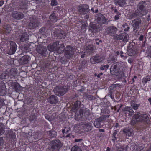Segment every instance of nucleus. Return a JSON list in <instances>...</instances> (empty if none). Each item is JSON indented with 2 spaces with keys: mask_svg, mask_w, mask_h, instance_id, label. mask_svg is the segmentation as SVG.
<instances>
[{
  "mask_svg": "<svg viewBox=\"0 0 151 151\" xmlns=\"http://www.w3.org/2000/svg\"><path fill=\"white\" fill-rule=\"evenodd\" d=\"M57 2L55 0H52L51 1V5L52 6H55L57 4Z\"/></svg>",
  "mask_w": 151,
  "mask_h": 151,
  "instance_id": "nucleus-34",
  "label": "nucleus"
},
{
  "mask_svg": "<svg viewBox=\"0 0 151 151\" xmlns=\"http://www.w3.org/2000/svg\"><path fill=\"white\" fill-rule=\"evenodd\" d=\"M62 133L64 134L65 132V129H63L62 130Z\"/></svg>",
  "mask_w": 151,
  "mask_h": 151,
  "instance_id": "nucleus-53",
  "label": "nucleus"
},
{
  "mask_svg": "<svg viewBox=\"0 0 151 151\" xmlns=\"http://www.w3.org/2000/svg\"><path fill=\"white\" fill-rule=\"evenodd\" d=\"M141 22V20L139 19H135L132 21V24L134 30L137 29L139 28V25Z\"/></svg>",
  "mask_w": 151,
  "mask_h": 151,
  "instance_id": "nucleus-10",
  "label": "nucleus"
},
{
  "mask_svg": "<svg viewBox=\"0 0 151 151\" xmlns=\"http://www.w3.org/2000/svg\"><path fill=\"white\" fill-rule=\"evenodd\" d=\"M13 17L17 19H21L23 17V14L20 12H14L12 13Z\"/></svg>",
  "mask_w": 151,
  "mask_h": 151,
  "instance_id": "nucleus-13",
  "label": "nucleus"
},
{
  "mask_svg": "<svg viewBox=\"0 0 151 151\" xmlns=\"http://www.w3.org/2000/svg\"><path fill=\"white\" fill-rule=\"evenodd\" d=\"M48 49L50 52H54L55 53L59 54L63 52L65 47L63 44H59V42H56L52 45H48Z\"/></svg>",
  "mask_w": 151,
  "mask_h": 151,
  "instance_id": "nucleus-1",
  "label": "nucleus"
},
{
  "mask_svg": "<svg viewBox=\"0 0 151 151\" xmlns=\"http://www.w3.org/2000/svg\"><path fill=\"white\" fill-rule=\"evenodd\" d=\"M4 4V1H0V6Z\"/></svg>",
  "mask_w": 151,
  "mask_h": 151,
  "instance_id": "nucleus-47",
  "label": "nucleus"
},
{
  "mask_svg": "<svg viewBox=\"0 0 151 151\" xmlns=\"http://www.w3.org/2000/svg\"><path fill=\"white\" fill-rule=\"evenodd\" d=\"M71 151H82V150L77 146H75L72 148Z\"/></svg>",
  "mask_w": 151,
  "mask_h": 151,
  "instance_id": "nucleus-30",
  "label": "nucleus"
},
{
  "mask_svg": "<svg viewBox=\"0 0 151 151\" xmlns=\"http://www.w3.org/2000/svg\"><path fill=\"white\" fill-rule=\"evenodd\" d=\"M110 148H109V147H107V148L106 150L107 151H110Z\"/></svg>",
  "mask_w": 151,
  "mask_h": 151,
  "instance_id": "nucleus-52",
  "label": "nucleus"
},
{
  "mask_svg": "<svg viewBox=\"0 0 151 151\" xmlns=\"http://www.w3.org/2000/svg\"><path fill=\"white\" fill-rule=\"evenodd\" d=\"M140 104H136L135 103H132L131 104V106L132 108L134 110H137L138 109V107L139 106Z\"/></svg>",
  "mask_w": 151,
  "mask_h": 151,
  "instance_id": "nucleus-26",
  "label": "nucleus"
},
{
  "mask_svg": "<svg viewBox=\"0 0 151 151\" xmlns=\"http://www.w3.org/2000/svg\"><path fill=\"white\" fill-rule=\"evenodd\" d=\"M9 43L11 47L8 53L11 55L14 54L16 50L17 45L14 42L10 41L9 42Z\"/></svg>",
  "mask_w": 151,
  "mask_h": 151,
  "instance_id": "nucleus-8",
  "label": "nucleus"
},
{
  "mask_svg": "<svg viewBox=\"0 0 151 151\" xmlns=\"http://www.w3.org/2000/svg\"><path fill=\"white\" fill-rule=\"evenodd\" d=\"M98 9H96L95 10V12H94L95 13H97L98 12Z\"/></svg>",
  "mask_w": 151,
  "mask_h": 151,
  "instance_id": "nucleus-60",
  "label": "nucleus"
},
{
  "mask_svg": "<svg viewBox=\"0 0 151 151\" xmlns=\"http://www.w3.org/2000/svg\"><path fill=\"white\" fill-rule=\"evenodd\" d=\"M120 56L121 58H122L123 59L125 60L127 58V57L126 56H124L123 55V52L122 51H120Z\"/></svg>",
  "mask_w": 151,
  "mask_h": 151,
  "instance_id": "nucleus-37",
  "label": "nucleus"
},
{
  "mask_svg": "<svg viewBox=\"0 0 151 151\" xmlns=\"http://www.w3.org/2000/svg\"><path fill=\"white\" fill-rule=\"evenodd\" d=\"M99 75L101 76L103 75V73H99Z\"/></svg>",
  "mask_w": 151,
  "mask_h": 151,
  "instance_id": "nucleus-61",
  "label": "nucleus"
},
{
  "mask_svg": "<svg viewBox=\"0 0 151 151\" xmlns=\"http://www.w3.org/2000/svg\"><path fill=\"white\" fill-rule=\"evenodd\" d=\"M40 25V24L37 22H31L28 24V27L29 29H33L35 27H36Z\"/></svg>",
  "mask_w": 151,
  "mask_h": 151,
  "instance_id": "nucleus-15",
  "label": "nucleus"
},
{
  "mask_svg": "<svg viewBox=\"0 0 151 151\" xmlns=\"http://www.w3.org/2000/svg\"><path fill=\"white\" fill-rule=\"evenodd\" d=\"M52 142L53 144V147L55 148H59L62 146L61 143L59 140H55L52 141Z\"/></svg>",
  "mask_w": 151,
  "mask_h": 151,
  "instance_id": "nucleus-18",
  "label": "nucleus"
},
{
  "mask_svg": "<svg viewBox=\"0 0 151 151\" xmlns=\"http://www.w3.org/2000/svg\"><path fill=\"white\" fill-rule=\"evenodd\" d=\"M70 134H68V135H67L66 136V137H70Z\"/></svg>",
  "mask_w": 151,
  "mask_h": 151,
  "instance_id": "nucleus-58",
  "label": "nucleus"
},
{
  "mask_svg": "<svg viewBox=\"0 0 151 151\" xmlns=\"http://www.w3.org/2000/svg\"><path fill=\"white\" fill-rule=\"evenodd\" d=\"M55 94L57 96H63L64 95L67 91L66 87H56L54 89Z\"/></svg>",
  "mask_w": 151,
  "mask_h": 151,
  "instance_id": "nucleus-3",
  "label": "nucleus"
},
{
  "mask_svg": "<svg viewBox=\"0 0 151 151\" xmlns=\"http://www.w3.org/2000/svg\"><path fill=\"white\" fill-rule=\"evenodd\" d=\"M104 59V57L102 56H93L90 59V60L92 63L94 64L96 63H99L102 61Z\"/></svg>",
  "mask_w": 151,
  "mask_h": 151,
  "instance_id": "nucleus-4",
  "label": "nucleus"
},
{
  "mask_svg": "<svg viewBox=\"0 0 151 151\" xmlns=\"http://www.w3.org/2000/svg\"><path fill=\"white\" fill-rule=\"evenodd\" d=\"M151 80V79L150 76H148L144 78L143 79V82H144L145 83H146L147 81Z\"/></svg>",
  "mask_w": 151,
  "mask_h": 151,
  "instance_id": "nucleus-27",
  "label": "nucleus"
},
{
  "mask_svg": "<svg viewBox=\"0 0 151 151\" xmlns=\"http://www.w3.org/2000/svg\"><path fill=\"white\" fill-rule=\"evenodd\" d=\"M48 101L52 104L57 103L58 101V98L54 95L50 96L48 99Z\"/></svg>",
  "mask_w": 151,
  "mask_h": 151,
  "instance_id": "nucleus-14",
  "label": "nucleus"
},
{
  "mask_svg": "<svg viewBox=\"0 0 151 151\" xmlns=\"http://www.w3.org/2000/svg\"><path fill=\"white\" fill-rule=\"evenodd\" d=\"M118 124L117 123H116L115 125V127H117V126H118Z\"/></svg>",
  "mask_w": 151,
  "mask_h": 151,
  "instance_id": "nucleus-62",
  "label": "nucleus"
},
{
  "mask_svg": "<svg viewBox=\"0 0 151 151\" xmlns=\"http://www.w3.org/2000/svg\"><path fill=\"white\" fill-rule=\"evenodd\" d=\"M145 55L151 57V47L147 48Z\"/></svg>",
  "mask_w": 151,
  "mask_h": 151,
  "instance_id": "nucleus-28",
  "label": "nucleus"
},
{
  "mask_svg": "<svg viewBox=\"0 0 151 151\" xmlns=\"http://www.w3.org/2000/svg\"><path fill=\"white\" fill-rule=\"evenodd\" d=\"M109 67L108 65H103L100 67V69L101 70H106Z\"/></svg>",
  "mask_w": 151,
  "mask_h": 151,
  "instance_id": "nucleus-31",
  "label": "nucleus"
},
{
  "mask_svg": "<svg viewBox=\"0 0 151 151\" xmlns=\"http://www.w3.org/2000/svg\"><path fill=\"white\" fill-rule=\"evenodd\" d=\"M114 2L117 6H122L125 4V0H114Z\"/></svg>",
  "mask_w": 151,
  "mask_h": 151,
  "instance_id": "nucleus-16",
  "label": "nucleus"
},
{
  "mask_svg": "<svg viewBox=\"0 0 151 151\" xmlns=\"http://www.w3.org/2000/svg\"><path fill=\"white\" fill-rule=\"evenodd\" d=\"M84 55H85L84 54H83L82 55H81V57L82 58H83L84 57Z\"/></svg>",
  "mask_w": 151,
  "mask_h": 151,
  "instance_id": "nucleus-56",
  "label": "nucleus"
},
{
  "mask_svg": "<svg viewBox=\"0 0 151 151\" xmlns=\"http://www.w3.org/2000/svg\"><path fill=\"white\" fill-rule=\"evenodd\" d=\"M117 30V28L114 27H111L107 29L106 31L108 33L111 34L116 32Z\"/></svg>",
  "mask_w": 151,
  "mask_h": 151,
  "instance_id": "nucleus-17",
  "label": "nucleus"
},
{
  "mask_svg": "<svg viewBox=\"0 0 151 151\" xmlns=\"http://www.w3.org/2000/svg\"><path fill=\"white\" fill-rule=\"evenodd\" d=\"M116 54L117 55H120V52L119 51H118L116 52Z\"/></svg>",
  "mask_w": 151,
  "mask_h": 151,
  "instance_id": "nucleus-49",
  "label": "nucleus"
},
{
  "mask_svg": "<svg viewBox=\"0 0 151 151\" xmlns=\"http://www.w3.org/2000/svg\"><path fill=\"white\" fill-rule=\"evenodd\" d=\"M91 10L94 13V8H92L91 9Z\"/></svg>",
  "mask_w": 151,
  "mask_h": 151,
  "instance_id": "nucleus-55",
  "label": "nucleus"
},
{
  "mask_svg": "<svg viewBox=\"0 0 151 151\" xmlns=\"http://www.w3.org/2000/svg\"><path fill=\"white\" fill-rule=\"evenodd\" d=\"M88 6L84 4L79 6L78 7V9L80 13L84 14L87 13L88 11Z\"/></svg>",
  "mask_w": 151,
  "mask_h": 151,
  "instance_id": "nucleus-5",
  "label": "nucleus"
},
{
  "mask_svg": "<svg viewBox=\"0 0 151 151\" xmlns=\"http://www.w3.org/2000/svg\"><path fill=\"white\" fill-rule=\"evenodd\" d=\"M143 36L142 35H141L139 37V40L140 41H142L143 40Z\"/></svg>",
  "mask_w": 151,
  "mask_h": 151,
  "instance_id": "nucleus-48",
  "label": "nucleus"
},
{
  "mask_svg": "<svg viewBox=\"0 0 151 151\" xmlns=\"http://www.w3.org/2000/svg\"><path fill=\"white\" fill-rule=\"evenodd\" d=\"M4 132V130L2 128L1 125L0 124V135L3 134Z\"/></svg>",
  "mask_w": 151,
  "mask_h": 151,
  "instance_id": "nucleus-38",
  "label": "nucleus"
},
{
  "mask_svg": "<svg viewBox=\"0 0 151 151\" xmlns=\"http://www.w3.org/2000/svg\"><path fill=\"white\" fill-rule=\"evenodd\" d=\"M93 50V45H90L87 46L86 48L85 49V53H88L89 52L90 53L91 52V51Z\"/></svg>",
  "mask_w": 151,
  "mask_h": 151,
  "instance_id": "nucleus-22",
  "label": "nucleus"
},
{
  "mask_svg": "<svg viewBox=\"0 0 151 151\" xmlns=\"http://www.w3.org/2000/svg\"><path fill=\"white\" fill-rule=\"evenodd\" d=\"M3 144V139L2 137L0 138V145H1Z\"/></svg>",
  "mask_w": 151,
  "mask_h": 151,
  "instance_id": "nucleus-41",
  "label": "nucleus"
},
{
  "mask_svg": "<svg viewBox=\"0 0 151 151\" xmlns=\"http://www.w3.org/2000/svg\"><path fill=\"white\" fill-rule=\"evenodd\" d=\"M82 63L83 64H82V65L81 66V68H83L84 67V65H85V61H83L82 62Z\"/></svg>",
  "mask_w": 151,
  "mask_h": 151,
  "instance_id": "nucleus-46",
  "label": "nucleus"
},
{
  "mask_svg": "<svg viewBox=\"0 0 151 151\" xmlns=\"http://www.w3.org/2000/svg\"><path fill=\"white\" fill-rule=\"evenodd\" d=\"M90 30L93 32H96L98 31L97 28H94L93 27H91V29H90Z\"/></svg>",
  "mask_w": 151,
  "mask_h": 151,
  "instance_id": "nucleus-35",
  "label": "nucleus"
},
{
  "mask_svg": "<svg viewBox=\"0 0 151 151\" xmlns=\"http://www.w3.org/2000/svg\"><path fill=\"white\" fill-rule=\"evenodd\" d=\"M137 146H135V147H134V149H137Z\"/></svg>",
  "mask_w": 151,
  "mask_h": 151,
  "instance_id": "nucleus-63",
  "label": "nucleus"
},
{
  "mask_svg": "<svg viewBox=\"0 0 151 151\" xmlns=\"http://www.w3.org/2000/svg\"><path fill=\"white\" fill-rule=\"evenodd\" d=\"M97 19L100 24H104L106 22V19L101 14H98Z\"/></svg>",
  "mask_w": 151,
  "mask_h": 151,
  "instance_id": "nucleus-12",
  "label": "nucleus"
},
{
  "mask_svg": "<svg viewBox=\"0 0 151 151\" xmlns=\"http://www.w3.org/2000/svg\"><path fill=\"white\" fill-rule=\"evenodd\" d=\"M35 118V115H32L30 116V120H32L34 119V118Z\"/></svg>",
  "mask_w": 151,
  "mask_h": 151,
  "instance_id": "nucleus-42",
  "label": "nucleus"
},
{
  "mask_svg": "<svg viewBox=\"0 0 151 151\" xmlns=\"http://www.w3.org/2000/svg\"><path fill=\"white\" fill-rule=\"evenodd\" d=\"M39 47H38L37 48V51L39 53L43 54L45 53V52L47 51V49L46 47H43V50L42 48L41 49L39 48Z\"/></svg>",
  "mask_w": 151,
  "mask_h": 151,
  "instance_id": "nucleus-23",
  "label": "nucleus"
},
{
  "mask_svg": "<svg viewBox=\"0 0 151 151\" xmlns=\"http://www.w3.org/2000/svg\"><path fill=\"white\" fill-rule=\"evenodd\" d=\"M28 39V35L26 33L23 34L20 37V41L22 42H24L27 41Z\"/></svg>",
  "mask_w": 151,
  "mask_h": 151,
  "instance_id": "nucleus-19",
  "label": "nucleus"
},
{
  "mask_svg": "<svg viewBox=\"0 0 151 151\" xmlns=\"http://www.w3.org/2000/svg\"><path fill=\"white\" fill-rule=\"evenodd\" d=\"M81 29H82L84 30L83 31H86V26L85 25H82L81 27Z\"/></svg>",
  "mask_w": 151,
  "mask_h": 151,
  "instance_id": "nucleus-43",
  "label": "nucleus"
},
{
  "mask_svg": "<svg viewBox=\"0 0 151 151\" xmlns=\"http://www.w3.org/2000/svg\"><path fill=\"white\" fill-rule=\"evenodd\" d=\"M142 121H144L147 124L150 122L149 117L147 114H142L139 112H138L133 116L131 122V124L134 125L137 122Z\"/></svg>",
  "mask_w": 151,
  "mask_h": 151,
  "instance_id": "nucleus-2",
  "label": "nucleus"
},
{
  "mask_svg": "<svg viewBox=\"0 0 151 151\" xmlns=\"http://www.w3.org/2000/svg\"><path fill=\"white\" fill-rule=\"evenodd\" d=\"M131 50H129L127 51V54L130 56H132L133 55V54L132 53H130V52Z\"/></svg>",
  "mask_w": 151,
  "mask_h": 151,
  "instance_id": "nucleus-39",
  "label": "nucleus"
},
{
  "mask_svg": "<svg viewBox=\"0 0 151 151\" xmlns=\"http://www.w3.org/2000/svg\"><path fill=\"white\" fill-rule=\"evenodd\" d=\"M119 18V15H117L115 16V20H118Z\"/></svg>",
  "mask_w": 151,
  "mask_h": 151,
  "instance_id": "nucleus-44",
  "label": "nucleus"
},
{
  "mask_svg": "<svg viewBox=\"0 0 151 151\" xmlns=\"http://www.w3.org/2000/svg\"><path fill=\"white\" fill-rule=\"evenodd\" d=\"M117 68V66L116 65H114L111 66L110 71L112 75H115L116 73V69Z\"/></svg>",
  "mask_w": 151,
  "mask_h": 151,
  "instance_id": "nucleus-24",
  "label": "nucleus"
},
{
  "mask_svg": "<svg viewBox=\"0 0 151 151\" xmlns=\"http://www.w3.org/2000/svg\"><path fill=\"white\" fill-rule=\"evenodd\" d=\"M74 129L76 132H79L80 130V127L79 125H75L74 126Z\"/></svg>",
  "mask_w": 151,
  "mask_h": 151,
  "instance_id": "nucleus-29",
  "label": "nucleus"
},
{
  "mask_svg": "<svg viewBox=\"0 0 151 151\" xmlns=\"http://www.w3.org/2000/svg\"><path fill=\"white\" fill-rule=\"evenodd\" d=\"M51 134H53V135H52V137H55L56 136V133L55 131H52L51 132Z\"/></svg>",
  "mask_w": 151,
  "mask_h": 151,
  "instance_id": "nucleus-40",
  "label": "nucleus"
},
{
  "mask_svg": "<svg viewBox=\"0 0 151 151\" xmlns=\"http://www.w3.org/2000/svg\"><path fill=\"white\" fill-rule=\"evenodd\" d=\"M134 78L136 79L137 78V76H134Z\"/></svg>",
  "mask_w": 151,
  "mask_h": 151,
  "instance_id": "nucleus-64",
  "label": "nucleus"
},
{
  "mask_svg": "<svg viewBox=\"0 0 151 151\" xmlns=\"http://www.w3.org/2000/svg\"><path fill=\"white\" fill-rule=\"evenodd\" d=\"M80 104L81 102L80 101H76L74 104V106L76 109H78L80 106Z\"/></svg>",
  "mask_w": 151,
  "mask_h": 151,
  "instance_id": "nucleus-32",
  "label": "nucleus"
},
{
  "mask_svg": "<svg viewBox=\"0 0 151 151\" xmlns=\"http://www.w3.org/2000/svg\"><path fill=\"white\" fill-rule=\"evenodd\" d=\"M81 139H76L75 140V142H78L79 141H81Z\"/></svg>",
  "mask_w": 151,
  "mask_h": 151,
  "instance_id": "nucleus-50",
  "label": "nucleus"
},
{
  "mask_svg": "<svg viewBox=\"0 0 151 151\" xmlns=\"http://www.w3.org/2000/svg\"><path fill=\"white\" fill-rule=\"evenodd\" d=\"M124 111L126 115L129 116H131L134 112L133 110L131 107L128 106H126L124 108Z\"/></svg>",
  "mask_w": 151,
  "mask_h": 151,
  "instance_id": "nucleus-9",
  "label": "nucleus"
},
{
  "mask_svg": "<svg viewBox=\"0 0 151 151\" xmlns=\"http://www.w3.org/2000/svg\"><path fill=\"white\" fill-rule=\"evenodd\" d=\"M148 101H149V102L150 103V104L151 105V98H150L148 99Z\"/></svg>",
  "mask_w": 151,
  "mask_h": 151,
  "instance_id": "nucleus-51",
  "label": "nucleus"
},
{
  "mask_svg": "<svg viewBox=\"0 0 151 151\" xmlns=\"http://www.w3.org/2000/svg\"><path fill=\"white\" fill-rule=\"evenodd\" d=\"M47 115H46L45 116V118L47 119V120H48L49 121H50V119L49 118H47Z\"/></svg>",
  "mask_w": 151,
  "mask_h": 151,
  "instance_id": "nucleus-54",
  "label": "nucleus"
},
{
  "mask_svg": "<svg viewBox=\"0 0 151 151\" xmlns=\"http://www.w3.org/2000/svg\"><path fill=\"white\" fill-rule=\"evenodd\" d=\"M50 20L52 22H55L57 21V18L55 14H52L49 17Z\"/></svg>",
  "mask_w": 151,
  "mask_h": 151,
  "instance_id": "nucleus-25",
  "label": "nucleus"
},
{
  "mask_svg": "<svg viewBox=\"0 0 151 151\" xmlns=\"http://www.w3.org/2000/svg\"><path fill=\"white\" fill-rule=\"evenodd\" d=\"M5 29L6 30V32L8 33L10 32L12 30L10 26L8 25L6 27Z\"/></svg>",
  "mask_w": 151,
  "mask_h": 151,
  "instance_id": "nucleus-33",
  "label": "nucleus"
},
{
  "mask_svg": "<svg viewBox=\"0 0 151 151\" xmlns=\"http://www.w3.org/2000/svg\"><path fill=\"white\" fill-rule=\"evenodd\" d=\"M134 14H132V15H131L129 17V19H132L134 17Z\"/></svg>",
  "mask_w": 151,
  "mask_h": 151,
  "instance_id": "nucleus-45",
  "label": "nucleus"
},
{
  "mask_svg": "<svg viewBox=\"0 0 151 151\" xmlns=\"http://www.w3.org/2000/svg\"><path fill=\"white\" fill-rule=\"evenodd\" d=\"M121 37V39L122 40V41L124 42H127L128 41L129 36L127 34L125 33H123L122 34Z\"/></svg>",
  "mask_w": 151,
  "mask_h": 151,
  "instance_id": "nucleus-20",
  "label": "nucleus"
},
{
  "mask_svg": "<svg viewBox=\"0 0 151 151\" xmlns=\"http://www.w3.org/2000/svg\"><path fill=\"white\" fill-rule=\"evenodd\" d=\"M146 4V2L144 1L140 2L138 4V8L139 11H140L141 14L143 15L146 14L147 13V12L146 11L145 12L144 10V7Z\"/></svg>",
  "mask_w": 151,
  "mask_h": 151,
  "instance_id": "nucleus-6",
  "label": "nucleus"
},
{
  "mask_svg": "<svg viewBox=\"0 0 151 151\" xmlns=\"http://www.w3.org/2000/svg\"><path fill=\"white\" fill-rule=\"evenodd\" d=\"M123 132L125 133L126 134L127 136L130 137L133 135L132 130L131 129L126 128L124 129Z\"/></svg>",
  "mask_w": 151,
  "mask_h": 151,
  "instance_id": "nucleus-21",
  "label": "nucleus"
},
{
  "mask_svg": "<svg viewBox=\"0 0 151 151\" xmlns=\"http://www.w3.org/2000/svg\"><path fill=\"white\" fill-rule=\"evenodd\" d=\"M73 48L70 46L67 47V50L65 53V56L67 58H70L73 54L74 51Z\"/></svg>",
  "mask_w": 151,
  "mask_h": 151,
  "instance_id": "nucleus-7",
  "label": "nucleus"
},
{
  "mask_svg": "<svg viewBox=\"0 0 151 151\" xmlns=\"http://www.w3.org/2000/svg\"><path fill=\"white\" fill-rule=\"evenodd\" d=\"M117 12V10L116 9H114V12Z\"/></svg>",
  "mask_w": 151,
  "mask_h": 151,
  "instance_id": "nucleus-57",
  "label": "nucleus"
},
{
  "mask_svg": "<svg viewBox=\"0 0 151 151\" xmlns=\"http://www.w3.org/2000/svg\"><path fill=\"white\" fill-rule=\"evenodd\" d=\"M94 125L96 127L99 128L100 127V125L99 124V122L97 121L94 122Z\"/></svg>",
  "mask_w": 151,
  "mask_h": 151,
  "instance_id": "nucleus-36",
  "label": "nucleus"
},
{
  "mask_svg": "<svg viewBox=\"0 0 151 151\" xmlns=\"http://www.w3.org/2000/svg\"><path fill=\"white\" fill-rule=\"evenodd\" d=\"M30 59V58L28 56L25 55L22 57L20 59V63L23 64L28 63Z\"/></svg>",
  "mask_w": 151,
  "mask_h": 151,
  "instance_id": "nucleus-11",
  "label": "nucleus"
},
{
  "mask_svg": "<svg viewBox=\"0 0 151 151\" xmlns=\"http://www.w3.org/2000/svg\"><path fill=\"white\" fill-rule=\"evenodd\" d=\"M101 131H102V132H104V129H101L99 130Z\"/></svg>",
  "mask_w": 151,
  "mask_h": 151,
  "instance_id": "nucleus-59",
  "label": "nucleus"
}]
</instances>
